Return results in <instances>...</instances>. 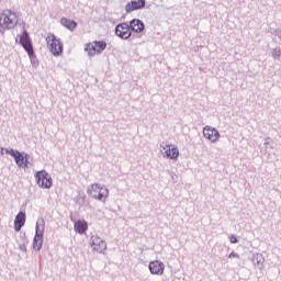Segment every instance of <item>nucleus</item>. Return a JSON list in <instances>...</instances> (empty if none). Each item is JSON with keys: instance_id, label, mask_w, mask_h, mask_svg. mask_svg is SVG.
Returning <instances> with one entry per match:
<instances>
[{"instance_id": "nucleus-1", "label": "nucleus", "mask_w": 281, "mask_h": 281, "mask_svg": "<svg viewBox=\"0 0 281 281\" xmlns=\"http://www.w3.org/2000/svg\"><path fill=\"white\" fill-rule=\"evenodd\" d=\"M16 23H19V18L16 16V13L12 10H4L0 14V26L3 27V30H12L16 26Z\"/></svg>"}, {"instance_id": "nucleus-2", "label": "nucleus", "mask_w": 281, "mask_h": 281, "mask_svg": "<svg viewBox=\"0 0 281 281\" xmlns=\"http://www.w3.org/2000/svg\"><path fill=\"white\" fill-rule=\"evenodd\" d=\"M46 45L53 56H60L63 54V42L54 34H48L46 37Z\"/></svg>"}, {"instance_id": "nucleus-3", "label": "nucleus", "mask_w": 281, "mask_h": 281, "mask_svg": "<svg viewBox=\"0 0 281 281\" xmlns=\"http://www.w3.org/2000/svg\"><path fill=\"white\" fill-rule=\"evenodd\" d=\"M35 181L38 188H42L43 190H49L53 186L52 176H49L45 170H41L35 173Z\"/></svg>"}, {"instance_id": "nucleus-4", "label": "nucleus", "mask_w": 281, "mask_h": 281, "mask_svg": "<svg viewBox=\"0 0 281 281\" xmlns=\"http://www.w3.org/2000/svg\"><path fill=\"white\" fill-rule=\"evenodd\" d=\"M90 245L93 247V251H97L98 254H104V251H106V241L98 235L91 236Z\"/></svg>"}, {"instance_id": "nucleus-5", "label": "nucleus", "mask_w": 281, "mask_h": 281, "mask_svg": "<svg viewBox=\"0 0 281 281\" xmlns=\"http://www.w3.org/2000/svg\"><path fill=\"white\" fill-rule=\"evenodd\" d=\"M203 135L209 142H212V144H216L218 139H221V133L216 127H212L210 125H206L203 127Z\"/></svg>"}, {"instance_id": "nucleus-6", "label": "nucleus", "mask_w": 281, "mask_h": 281, "mask_svg": "<svg viewBox=\"0 0 281 281\" xmlns=\"http://www.w3.org/2000/svg\"><path fill=\"white\" fill-rule=\"evenodd\" d=\"M115 34L116 36H119V38H122L123 41H128L133 32L131 31V26H128V23H120L115 26Z\"/></svg>"}, {"instance_id": "nucleus-7", "label": "nucleus", "mask_w": 281, "mask_h": 281, "mask_svg": "<svg viewBox=\"0 0 281 281\" xmlns=\"http://www.w3.org/2000/svg\"><path fill=\"white\" fill-rule=\"evenodd\" d=\"M9 155L14 158L16 166L20 168H27V164H30V161H27V155L14 149H10Z\"/></svg>"}, {"instance_id": "nucleus-8", "label": "nucleus", "mask_w": 281, "mask_h": 281, "mask_svg": "<svg viewBox=\"0 0 281 281\" xmlns=\"http://www.w3.org/2000/svg\"><path fill=\"white\" fill-rule=\"evenodd\" d=\"M20 43L29 56H34V47L32 46V41L30 40V34H27V31H24L20 36Z\"/></svg>"}, {"instance_id": "nucleus-9", "label": "nucleus", "mask_w": 281, "mask_h": 281, "mask_svg": "<svg viewBox=\"0 0 281 281\" xmlns=\"http://www.w3.org/2000/svg\"><path fill=\"white\" fill-rule=\"evenodd\" d=\"M148 269L151 276H164L166 265L159 260H155L149 262Z\"/></svg>"}, {"instance_id": "nucleus-10", "label": "nucleus", "mask_w": 281, "mask_h": 281, "mask_svg": "<svg viewBox=\"0 0 281 281\" xmlns=\"http://www.w3.org/2000/svg\"><path fill=\"white\" fill-rule=\"evenodd\" d=\"M146 8V0H132L126 3L125 11L127 14L135 12V10H144Z\"/></svg>"}, {"instance_id": "nucleus-11", "label": "nucleus", "mask_w": 281, "mask_h": 281, "mask_svg": "<svg viewBox=\"0 0 281 281\" xmlns=\"http://www.w3.org/2000/svg\"><path fill=\"white\" fill-rule=\"evenodd\" d=\"M130 30L131 32H136V34H142V31L145 30L146 25L139 19H133L130 21Z\"/></svg>"}, {"instance_id": "nucleus-12", "label": "nucleus", "mask_w": 281, "mask_h": 281, "mask_svg": "<svg viewBox=\"0 0 281 281\" xmlns=\"http://www.w3.org/2000/svg\"><path fill=\"white\" fill-rule=\"evenodd\" d=\"M74 229L77 234H86L87 229H89V223H87L85 220H78L75 222Z\"/></svg>"}, {"instance_id": "nucleus-13", "label": "nucleus", "mask_w": 281, "mask_h": 281, "mask_svg": "<svg viewBox=\"0 0 281 281\" xmlns=\"http://www.w3.org/2000/svg\"><path fill=\"white\" fill-rule=\"evenodd\" d=\"M164 150H165V157L167 159H178L179 158V148H177V147L170 148V145H166V147H164Z\"/></svg>"}, {"instance_id": "nucleus-14", "label": "nucleus", "mask_w": 281, "mask_h": 281, "mask_svg": "<svg viewBox=\"0 0 281 281\" xmlns=\"http://www.w3.org/2000/svg\"><path fill=\"white\" fill-rule=\"evenodd\" d=\"M25 225V213L20 212L14 220V229L15 232H21V227Z\"/></svg>"}, {"instance_id": "nucleus-15", "label": "nucleus", "mask_w": 281, "mask_h": 281, "mask_svg": "<svg viewBox=\"0 0 281 281\" xmlns=\"http://www.w3.org/2000/svg\"><path fill=\"white\" fill-rule=\"evenodd\" d=\"M251 260L255 267H257V269L265 268V256H262V254H255Z\"/></svg>"}, {"instance_id": "nucleus-16", "label": "nucleus", "mask_w": 281, "mask_h": 281, "mask_svg": "<svg viewBox=\"0 0 281 281\" xmlns=\"http://www.w3.org/2000/svg\"><path fill=\"white\" fill-rule=\"evenodd\" d=\"M41 247H43V234L36 233L33 239V248L35 251H41Z\"/></svg>"}, {"instance_id": "nucleus-17", "label": "nucleus", "mask_w": 281, "mask_h": 281, "mask_svg": "<svg viewBox=\"0 0 281 281\" xmlns=\"http://www.w3.org/2000/svg\"><path fill=\"white\" fill-rule=\"evenodd\" d=\"M102 190V187H100V184L94 183L88 187L87 189V193L89 194V196H92V199H94V196H97V194Z\"/></svg>"}, {"instance_id": "nucleus-18", "label": "nucleus", "mask_w": 281, "mask_h": 281, "mask_svg": "<svg viewBox=\"0 0 281 281\" xmlns=\"http://www.w3.org/2000/svg\"><path fill=\"white\" fill-rule=\"evenodd\" d=\"M108 196H109V189L105 187H102L100 192L93 199H97V201H101L102 203H104Z\"/></svg>"}, {"instance_id": "nucleus-19", "label": "nucleus", "mask_w": 281, "mask_h": 281, "mask_svg": "<svg viewBox=\"0 0 281 281\" xmlns=\"http://www.w3.org/2000/svg\"><path fill=\"white\" fill-rule=\"evenodd\" d=\"M85 52H87L88 56H95V54H98V49L95 47V43H90L87 44V46L85 47Z\"/></svg>"}, {"instance_id": "nucleus-20", "label": "nucleus", "mask_w": 281, "mask_h": 281, "mask_svg": "<svg viewBox=\"0 0 281 281\" xmlns=\"http://www.w3.org/2000/svg\"><path fill=\"white\" fill-rule=\"evenodd\" d=\"M94 46L97 47V54H102L106 49V42L104 41H94Z\"/></svg>"}, {"instance_id": "nucleus-21", "label": "nucleus", "mask_w": 281, "mask_h": 281, "mask_svg": "<svg viewBox=\"0 0 281 281\" xmlns=\"http://www.w3.org/2000/svg\"><path fill=\"white\" fill-rule=\"evenodd\" d=\"M85 199H87V195H85V193H79L76 203H78V205H85Z\"/></svg>"}, {"instance_id": "nucleus-22", "label": "nucleus", "mask_w": 281, "mask_h": 281, "mask_svg": "<svg viewBox=\"0 0 281 281\" xmlns=\"http://www.w3.org/2000/svg\"><path fill=\"white\" fill-rule=\"evenodd\" d=\"M272 57H273L274 59H280V57H281V49H280V47H276V48L272 50Z\"/></svg>"}, {"instance_id": "nucleus-23", "label": "nucleus", "mask_w": 281, "mask_h": 281, "mask_svg": "<svg viewBox=\"0 0 281 281\" xmlns=\"http://www.w3.org/2000/svg\"><path fill=\"white\" fill-rule=\"evenodd\" d=\"M60 23L64 25V27H67V30H71V21L64 18L60 20Z\"/></svg>"}, {"instance_id": "nucleus-24", "label": "nucleus", "mask_w": 281, "mask_h": 281, "mask_svg": "<svg viewBox=\"0 0 281 281\" xmlns=\"http://www.w3.org/2000/svg\"><path fill=\"white\" fill-rule=\"evenodd\" d=\"M169 175L171 177L172 183H177L179 176H177L175 172H170V171H169Z\"/></svg>"}, {"instance_id": "nucleus-25", "label": "nucleus", "mask_w": 281, "mask_h": 281, "mask_svg": "<svg viewBox=\"0 0 281 281\" xmlns=\"http://www.w3.org/2000/svg\"><path fill=\"white\" fill-rule=\"evenodd\" d=\"M229 241H231L233 245H236V243H238V238H237L236 236L232 235V236L229 237Z\"/></svg>"}, {"instance_id": "nucleus-26", "label": "nucleus", "mask_w": 281, "mask_h": 281, "mask_svg": "<svg viewBox=\"0 0 281 281\" xmlns=\"http://www.w3.org/2000/svg\"><path fill=\"white\" fill-rule=\"evenodd\" d=\"M265 146H269V145H271V144H273V139H271L270 137H268V138H266L265 139Z\"/></svg>"}, {"instance_id": "nucleus-27", "label": "nucleus", "mask_w": 281, "mask_h": 281, "mask_svg": "<svg viewBox=\"0 0 281 281\" xmlns=\"http://www.w3.org/2000/svg\"><path fill=\"white\" fill-rule=\"evenodd\" d=\"M228 258H240L239 254H236L235 251H232L228 256Z\"/></svg>"}, {"instance_id": "nucleus-28", "label": "nucleus", "mask_w": 281, "mask_h": 281, "mask_svg": "<svg viewBox=\"0 0 281 281\" xmlns=\"http://www.w3.org/2000/svg\"><path fill=\"white\" fill-rule=\"evenodd\" d=\"M276 36H278L279 41H281V29H277L274 31Z\"/></svg>"}, {"instance_id": "nucleus-29", "label": "nucleus", "mask_w": 281, "mask_h": 281, "mask_svg": "<svg viewBox=\"0 0 281 281\" xmlns=\"http://www.w3.org/2000/svg\"><path fill=\"white\" fill-rule=\"evenodd\" d=\"M5 154L10 155V150L4 149V148H0V155H5Z\"/></svg>"}, {"instance_id": "nucleus-30", "label": "nucleus", "mask_w": 281, "mask_h": 281, "mask_svg": "<svg viewBox=\"0 0 281 281\" xmlns=\"http://www.w3.org/2000/svg\"><path fill=\"white\" fill-rule=\"evenodd\" d=\"M78 27V23L76 21H71V30H76Z\"/></svg>"}]
</instances>
